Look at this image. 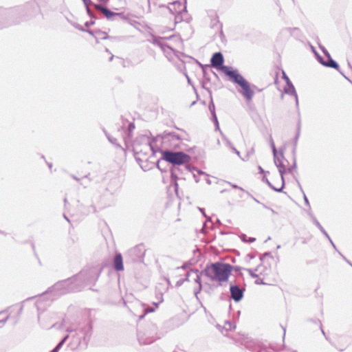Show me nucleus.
I'll list each match as a JSON object with an SVG mask.
<instances>
[{"instance_id": "1", "label": "nucleus", "mask_w": 352, "mask_h": 352, "mask_svg": "<svg viewBox=\"0 0 352 352\" xmlns=\"http://www.w3.org/2000/svg\"><path fill=\"white\" fill-rule=\"evenodd\" d=\"M224 58L221 52H218L212 54L210 58L212 67L221 71L227 76L230 80L241 87V94L247 100H251L254 92L251 89L250 82L239 72L236 69L231 66L224 65Z\"/></svg>"}, {"instance_id": "2", "label": "nucleus", "mask_w": 352, "mask_h": 352, "mask_svg": "<svg viewBox=\"0 0 352 352\" xmlns=\"http://www.w3.org/2000/svg\"><path fill=\"white\" fill-rule=\"evenodd\" d=\"M66 331L67 334L65 335L55 346L58 351H60L65 344L69 338V334L72 333H74V334L72 336V341L69 344L71 346L72 350H75L78 348L85 349L87 346L92 335V324L90 321H85L80 323L75 327H67Z\"/></svg>"}, {"instance_id": "3", "label": "nucleus", "mask_w": 352, "mask_h": 352, "mask_svg": "<svg viewBox=\"0 0 352 352\" xmlns=\"http://www.w3.org/2000/svg\"><path fill=\"white\" fill-rule=\"evenodd\" d=\"M232 271L231 264L217 261L206 265L202 273L212 281H218L219 285L222 286V283L228 280Z\"/></svg>"}, {"instance_id": "4", "label": "nucleus", "mask_w": 352, "mask_h": 352, "mask_svg": "<svg viewBox=\"0 0 352 352\" xmlns=\"http://www.w3.org/2000/svg\"><path fill=\"white\" fill-rule=\"evenodd\" d=\"M162 157L157 162V168L162 172H166V168H162V164L168 162L171 164V166H182L190 162L191 157L190 155L184 153L183 151H174L170 149H164L161 151Z\"/></svg>"}, {"instance_id": "5", "label": "nucleus", "mask_w": 352, "mask_h": 352, "mask_svg": "<svg viewBox=\"0 0 352 352\" xmlns=\"http://www.w3.org/2000/svg\"><path fill=\"white\" fill-rule=\"evenodd\" d=\"M175 129L179 130L182 134H178L175 132H168L164 131L163 133L157 135L153 140L160 141L162 146L165 149H182L186 150L184 148L182 145V141L184 140H188L186 138L188 136L187 133L182 129H180L175 126Z\"/></svg>"}, {"instance_id": "6", "label": "nucleus", "mask_w": 352, "mask_h": 352, "mask_svg": "<svg viewBox=\"0 0 352 352\" xmlns=\"http://www.w3.org/2000/svg\"><path fill=\"white\" fill-rule=\"evenodd\" d=\"M149 135H151L150 132L140 135L133 142V152L138 162L141 161L140 158L138 157L140 154L147 155L149 151L155 153L154 143L157 140H153L155 138L151 140Z\"/></svg>"}, {"instance_id": "7", "label": "nucleus", "mask_w": 352, "mask_h": 352, "mask_svg": "<svg viewBox=\"0 0 352 352\" xmlns=\"http://www.w3.org/2000/svg\"><path fill=\"white\" fill-rule=\"evenodd\" d=\"M4 9H16L13 16V25L19 23L21 19H26L40 12V8L36 0H31L22 6L4 8Z\"/></svg>"}, {"instance_id": "8", "label": "nucleus", "mask_w": 352, "mask_h": 352, "mask_svg": "<svg viewBox=\"0 0 352 352\" xmlns=\"http://www.w3.org/2000/svg\"><path fill=\"white\" fill-rule=\"evenodd\" d=\"M160 333L158 327L153 322H148L144 325H140L138 329V340L140 344H150L156 340L160 339Z\"/></svg>"}, {"instance_id": "9", "label": "nucleus", "mask_w": 352, "mask_h": 352, "mask_svg": "<svg viewBox=\"0 0 352 352\" xmlns=\"http://www.w3.org/2000/svg\"><path fill=\"white\" fill-rule=\"evenodd\" d=\"M82 289V285L76 283L74 276L58 281L47 291V293H54L60 296L69 292H76Z\"/></svg>"}, {"instance_id": "10", "label": "nucleus", "mask_w": 352, "mask_h": 352, "mask_svg": "<svg viewBox=\"0 0 352 352\" xmlns=\"http://www.w3.org/2000/svg\"><path fill=\"white\" fill-rule=\"evenodd\" d=\"M102 267H91L83 269L78 274L74 276L76 283L82 285V288L88 285L94 284L98 279Z\"/></svg>"}, {"instance_id": "11", "label": "nucleus", "mask_w": 352, "mask_h": 352, "mask_svg": "<svg viewBox=\"0 0 352 352\" xmlns=\"http://www.w3.org/2000/svg\"><path fill=\"white\" fill-rule=\"evenodd\" d=\"M231 298L236 302H240L244 296L245 283L244 279H234L229 283Z\"/></svg>"}, {"instance_id": "12", "label": "nucleus", "mask_w": 352, "mask_h": 352, "mask_svg": "<svg viewBox=\"0 0 352 352\" xmlns=\"http://www.w3.org/2000/svg\"><path fill=\"white\" fill-rule=\"evenodd\" d=\"M16 10V9H4L0 7V30L12 25L13 16Z\"/></svg>"}, {"instance_id": "13", "label": "nucleus", "mask_w": 352, "mask_h": 352, "mask_svg": "<svg viewBox=\"0 0 352 352\" xmlns=\"http://www.w3.org/2000/svg\"><path fill=\"white\" fill-rule=\"evenodd\" d=\"M192 170L191 166L188 164L182 166H174L170 168L171 179H180L186 173H190Z\"/></svg>"}, {"instance_id": "14", "label": "nucleus", "mask_w": 352, "mask_h": 352, "mask_svg": "<svg viewBox=\"0 0 352 352\" xmlns=\"http://www.w3.org/2000/svg\"><path fill=\"white\" fill-rule=\"evenodd\" d=\"M283 78L285 80V84H286L285 87H284L285 94H286L287 95H290L295 98L296 106L297 109H298V95H297L296 89H295L293 83L290 80L289 78L287 76V74H285V72L284 71H283Z\"/></svg>"}, {"instance_id": "15", "label": "nucleus", "mask_w": 352, "mask_h": 352, "mask_svg": "<svg viewBox=\"0 0 352 352\" xmlns=\"http://www.w3.org/2000/svg\"><path fill=\"white\" fill-rule=\"evenodd\" d=\"M127 122V126H126L125 122H123L122 126H121L122 130V134L123 137V140L125 142V144H127L129 142L131 141L132 136H133V132L135 129V124L133 122Z\"/></svg>"}, {"instance_id": "16", "label": "nucleus", "mask_w": 352, "mask_h": 352, "mask_svg": "<svg viewBox=\"0 0 352 352\" xmlns=\"http://www.w3.org/2000/svg\"><path fill=\"white\" fill-rule=\"evenodd\" d=\"M145 248L143 244H139L134 248H131L129 253L134 256L133 259L136 260H140L142 259L145 254Z\"/></svg>"}, {"instance_id": "17", "label": "nucleus", "mask_w": 352, "mask_h": 352, "mask_svg": "<svg viewBox=\"0 0 352 352\" xmlns=\"http://www.w3.org/2000/svg\"><path fill=\"white\" fill-rule=\"evenodd\" d=\"M96 9L100 10L108 21H116V12L102 4H94Z\"/></svg>"}, {"instance_id": "18", "label": "nucleus", "mask_w": 352, "mask_h": 352, "mask_svg": "<svg viewBox=\"0 0 352 352\" xmlns=\"http://www.w3.org/2000/svg\"><path fill=\"white\" fill-rule=\"evenodd\" d=\"M112 266L117 272L124 270L123 258L121 253H116L113 258Z\"/></svg>"}, {"instance_id": "19", "label": "nucleus", "mask_w": 352, "mask_h": 352, "mask_svg": "<svg viewBox=\"0 0 352 352\" xmlns=\"http://www.w3.org/2000/svg\"><path fill=\"white\" fill-rule=\"evenodd\" d=\"M199 64L202 68L203 78H204L203 80H204L207 82H210V78L209 76V73L212 74L216 78H218L217 74L210 69V67L208 65H204L201 63H199Z\"/></svg>"}, {"instance_id": "20", "label": "nucleus", "mask_w": 352, "mask_h": 352, "mask_svg": "<svg viewBox=\"0 0 352 352\" xmlns=\"http://www.w3.org/2000/svg\"><path fill=\"white\" fill-rule=\"evenodd\" d=\"M120 184L118 182V179H113L110 181L109 184L107 187L106 190L110 192V194L113 195L115 194L118 188H120Z\"/></svg>"}, {"instance_id": "21", "label": "nucleus", "mask_w": 352, "mask_h": 352, "mask_svg": "<svg viewBox=\"0 0 352 352\" xmlns=\"http://www.w3.org/2000/svg\"><path fill=\"white\" fill-rule=\"evenodd\" d=\"M279 154L280 157L278 155V153L274 154V162L277 168L282 167L285 166L283 164L282 160L284 159V154H283V148H279Z\"/></svg>"}, {"instance_id": "22", "label": "nucleus", "mask_w": 352, "mask_h": 352, "mask_svg": "<svg viewBox=\"0 0 352 352\" xmlns=\"http://www.w3.org/2000/svg\"><path fill=\"white\" fill-rule=\"evenodd\" d=\"M291 37L290 28H284L278 33V38L281 41H287Z\"/></svg>"}, {"instance_id": "23", "label": "nucleus", "mask_w": 352, "mask_h": 352, "mask_svg": "<svg viewBox=\"0 0 352 352\" xmlns=\"http://www.w3.org/2000/svg\"><path fill=\"white\" fill-rule=\"evenodd\" d=\"M150 36L151 38L147 39V41L157 46H159L162 41L170 39L172 37L156 36L154 34H151Z\"/></svg>"}, {"instance_id": "24", "label": "nucleus", "mask_w": 352, "mask_h": 352, "mask_svg": "<svg viewBox=\"0 0 352 352\" xmlns=\"http://www.w3.org/2000/svg\"><path fill=\"white\" fill-rule=\"evenodd\" d=\"M158 306H159V302H153L152 306L145 305L143 304L144 314L141 315L140 316V319L143 318L144 317V316L148 313L154 312L155 311V309L158 308Z\"/></svg>"}, {"instance_id": "25", "label": "nucleus", "mask_w": 352, "mask_h": 352, "mask_svg": "<svg viewBox=\"0 0 352 352\" xmlns=\"http://www.w3.org/2000/svg\"><path fill=\"white\" fill-rule=\"evenodd\" d=\"M85 32H87V33H89V34L92 35L94 37L97 36L96 34H104V36L103 37H101L102 40L113 39V37L109 36L107 32H103L100 30H86Z\"/></svg>"}, {"instance_id": "26", "label": "nucleus", "mask_w": 352, "mask_h": 352, "mask_svg": "<svg viewBox=\"0 0 352 352\" xmlns=\"http://www.w3.org/2000/svg\"><path fill=\"white\" fill-rule=\"evenodd\" d=\"M323 66L330 68H333L338 71H339L340 66L338 63L334 60L331 56L327 58V60H325V63H323Z\"/></svg>"}, {"instance_id": "27", "label": "nucleus", "mask_w": 352, "mask_h": 352, "mask_svg": "<svg viewBox=\"0 0 352 352\" xmlns=\"http://www.w3.org/2000/svg\"><path fill=\"white\" fill-rule=\"evenodd\" d=\"M300 130H301V120H300V118L299 117L298 120V122H297L295 137L293 140L294 147H297L298 141L299 137L300 135Z\"/></svg>"}, {"instance_id": "28", "label": "nucleus", "mask_w": 352, "mask_h": 352, "mask_svg": "<svg viewBox=\"0 0 352 352\" xmlns=\"http://www.w3.org/2000/svg\"><path fill=\"white\" fill-rule=\"evenodd\" d=\"M191 168H192V170L190 171V173H192V176H193L196 183H198L199 179L197 177V175H196V173L195 172H196L197 174L199 175H205L206 177H208V175H207L205 172L202 171L201 170H199V169L197 168L195 166H191Z\"/></svg>"}, {"instance_id": "29", "label": "nucleus", "mask_w": 352, "mask_h": 352, "mask_svg": "<svg viewBox=\"0 0 352 352\" xmlns=\"http://www.w3.org/2000/svg\"><path fill=\"white\" fill-rule=\"evenodd\" d=\"M291 37L296 40H300L302 38L301 30L298 28H290Z\"/></svg>"}, {"instance_id": "30", "label": "nucleus", "mask_w": 352, "mask_h": 352, "mask_svg": "<svg viewBox=\"0 0 352 352\" xmlns=\"http://www.w3.org/2000/svg\"><path fill=\"white\" fill-rule=\"evenodd\" d=\"M38 322H39L41 326L43 329H51L52 327H54L55 325H56L55 323L50 325L47 322H45V318H42V316H41V314H38Z\"/></svg>"}, {"instance_id": "31", "label": "nucleus", "mask_w": 352, "mask_h": 352, "mask_svg": "<svg viewBox=\"0 0 352 352\" xmlns=\"http://www.w3.org/2000/svg\"><path fill=\"white\" fill-rule=\"evenodd\" d=\"M262 181L265 183H266L272 190H274L275 192H283V187L280 188H276L274 186L272 185V184L269 181V179L267 178L266 175H264L262 178Z\"/></svg>"}, {"instance_id": "32", "label": "nucleus", "mask_w": 352, "mask_h": 352, "mask_svg": "<svg viewBox=\"0 0 352 352\" xmlns=\"http://www.w3.org/2000/svg\"><path fill=\"white\" fill-rule=\"evenodd\" d=\"M314 223L316 225V226L320 230V232L325 236V237L329 240L331 241V237L329 236V234L327 232V231L324 229V228L322 226V225L320 223V222L317 220V219H314Z\"/></svg>"}, {"instance_id": "33", "label": "nucleus", "mask_w": 352, "mask_h": 352, "mask_svg": "<svg viewBox=\"0 0 352 352\" xmlns=\"http://www.w3.org/2000/svg\"><path fill=\"white\" fill-rule=\"evenodd\" d=\"M208 93L209 94V96H210V102H209V105H208V109H209V111L212 114H213L214 113H216L215 112V106H214V102H213V99H212V91L210 89H208Z\"/></svg>"}, {"instance_id": "34", "label": "nucleus", "mask_w": 352, "mask_h": 352, "mask_svg": "<svg viewBox=\"0 0 352 352\" xmlns=\"http://www.w3.org/2000/svg\"><path fill=\"white\" fill-rule=\"evenodd\" d=\"M202 275H204V273H202V271L199 272L198 270H195L194 275H193V276H194L193 280L199 285H200V284H202L201 283V276Z\"/></svg>"}, {"instance_id": "35", "label": "nucleus", "mask_w": 352, "mask_h": 352, "mask_svg": "<svg viewBox=\"0 0 352 352\" xmlns=\"http://www.w3.org/2000/svg\"><path fill=\"white\" fill-rule=\"evenodd\" d=\"M103 132L104 133V134H105L106 137L107 138L108 140L112 144H114L115 146L121 148V146L117 142V139L116 138L111 136L109 135V133L104 129H103Z\"/></svg>"}, {"instance_id": "36", "label": "nucleus", "mask_w": 352, "mask_h": 352, "mask_svg": "<svg viewBox=\"0 0 352 352\" xmlns=\"http://www.w3.org/2000/svg\"><path fill=\"white\" fill-rule=\"evenodd\" d=\"M89 175V173L85 175L83 177H82V180L80 182V184L83 186L84 188H87L89 186L90 182L92 180Z\"/></svg>"}, {"instance_id": "37", "label": "nucleus", "mask_w": 352, "mask_h": 352, "mask_svg": "<svg viewBox=\"0 0 352 352\" xmlns=\"http://www.w3.org/2000/svg\"><path fill=\"white\" fill-rule=\"evenodd\" d=\"M210 223V229H213L214 228V224L210 219V217H207V219L206 221L204 222V225H203V227L201 228V232L205 234L206 232V229H208L209 227L208 226V223Z\"/></svg>"}, {"instance_id": "38", "label": "nucleus", "mask_w": 352, "mask_h": 352, "mask_svg": "<svg viewBox=\"0 0 352 352\" xmlns=\"http://www.w3.org/2000/svg\"><path fill=\"white\" fill-rule=\"evenodd\" d=\"M160 47V49L164 52L166 53L167 52V50H169L170 51H174L173 48L170 46L168 43H164L162 42V41H161L160 44L159 45V46Z\"/></svg>"}, {"instance_id": "39", "label": "nucleus", "mask_w": 352, "mask_h": 352, "mask_svg": "<svg viewBox=\"0 0 352 352\" xmlns=\"http://www.w3.org/2000/svg\"><path fill=\"white\" fill-rule=\"evenodd\" d=\"M116 19L118 20V19L124 21H129V15L125 14L124 12H116Z\"/></svg>"}, {"instance_id": "40", "label": "nucleus", "mask_w": 352, "mask_h": 352, "mask_svg": "<svg viewBox=\"0 0 352 352\" xmlns=\"http://www.w3.org/2000/svg\"><path fill=\"white\" fill-rule=\"evenodd\" d=\"M241 239L242 241L245 242V243H253L256 240V239L254 237H248V238L247 235L245 234H243L241 236Z\"/></svg>"}, {"instance_id": "41", "label": "nucleus", "mask_w": 352, "mask_h": 352, "mask_svg": "<svg viewBox=\"0 0 352 352\" xmlns=\"http://www.w3.org/2000/svg\"><path fill=\"white\" fill-rule=\"evenodd\" d=\"M211 116H212L211 120H212V121L213 122V123H214V124L215 126V130L220 131L219 124V121H218L216 113H214Z\"/></svg>"}, {"instance_id": "42", "label": "nucleus", "mask_w": 352, "mask_h": 352, "mask_svg": "<svg viewBox=\"0 0 352 352\" xmlns=\"http://www.w3.org/2000/svg\"><path fill=\"white\" fill-rule=\"evenodd\" d=\"M313 52H314L316 59L322 65H323V63H325V60H324L323 57L320 56L318 52L315 50L314 47H312Z\"/></svg>"}, {"instance_id": "43", "label": "nucleus", "mask_w": 352, "mask_h": 352, "mask_svg": "<svg viewBox=\"0 0 352 352\" xmlns=\"http://www.w3.org/2000/svg\"><path fill=\"white\" fill-rule=\"evenodd\" d=\"M232 267H233L234 271L239 273V278L237 279H243V274L241 272V270H243V268H242L241 267H239V266H233V265H232Z\"/></svg>"}, {"instance_id": "44", "label": "nucleus", "mask_w": 352, "mask_h": 352, "mask_svg": "<svg viewBox=\"0 0 352 352\" xmlns=\"http://www.w3.org/2000/svg\"><path fill=\"white\" fill-rule=\"evenodd\" d=\"M309 321H310V322H314V324H318V325H319V327H320V329H321V331H322V334H323L324 336H325V333H324V330H323V329H322V324H321V322H320L319 320L309 319ZM325 338H326V339L327 340V337H325Z\"/></svg>"}, {"instance_id": "45", "label": "nucleus", "mask_w": 352, "mask_h": 352, "mask_svg": "<svg viewBox=\"0 0 352 352\" xmlns=\"http://www.w3.org/2000/svg\"><path fill=\"white\" fill-rule=\"evenodd\" d=\"M270 146L272 148V151L273 155L276 154V153H278L277 149L276 148V146L274 144V142L273 138H272V136H270Z\"/></svg>"}, {"instance_id": "46", "label": "nucleus", "mask_w": 352, "mask_h": 352, "mask_svg": "<svg viewBox=\"0 0 352 352\" xmlns=\"http://www.w3.org/2000/svg\"><path fill=\"white\" fill-rule=\"evenodd\" d=\"M194 271L193 270H191L190 271H188L187 273H186V277L184 278H183V280L185 281H189L190 280V278L191 276H193L194 275Z\"/></svg>"}, {"instance_id": "47", "label": "nucleus", "mask_w": 352, "mask_h": 352, "mask_svg": "<svg viewBox=\"0 0 352 352\" xmlns=\"http://www.w3.org/2000/svg\"><path fill=\"white\" fill-rule=\"evenodd\" d=\"M297 167L296 164V159H294L292 165L287 168V172L292 173L293 170H295Z\"/></svg>"}, {"instance_id": "48", "label": "nucleus", "mask_w": 352, "mask_h": 352, "mask_svg": "<svg viewBox=\"0 0 352 352\" xmlns=\"http://www.w3.org/2000/svg\"><path fill=\"white\" fill-rule=\"evenodd\" d=\"M86 8V11L87 14L90 16L91 19H97V17L95 16V14L93 13V12L90 10L89 5L85 6Z\"/></svg>"}, {"instance_id": "49", "label": "nucleus", "mask_w": 352, "mask_h": 352, "mask_svg": "<svg viewBox=\"0 0 352 352\" xmlns=\"http://www.w3.org/2000/svg\"><path fill=\"white\" fill-rule=\"evenodd\" d=\"M226 330H231L232 328H235V325H233L232 322L226 321L225 322V327Z\"/></svg>"}, {"instance_id": "50", "label": "nucleus", "mask_w": 352, "mask_h": 352, "mask_svg": "<svg viewBox=\"0 0 352 352\" xmlns=\"http://www.w3.org/2000/svg\"><path fill=\"white\" fill-rule=\"evenodd\" d=\"M319 47L320 48V50H322V53L324 54V55L327 58L331 56L329 52H328V50L324 47H323L322 45H319Z\"/></svg>"}, {"instance_id": "51", "label": "nucleus", "mask_w": 352, "mask_h": 352, "mask_svg": "<svg viewBox=\"0 0 352 352\" xmlns=\"http://www.w3.org/2000/svg\"><path fill=\"white\" fill-rule=\"evenodd\" d=\"M72 25H73L75 28L78 29V30H80V31H82V32H85V31H86V30H85V29L82 25H80V24H78V23H72Z\"/></svg>"}, {"instance_id": "52", "label": "nucleus", "mask_w": 352, "mask_h": 352, "mask_svg": "<svg viewBox=\"0 0 352 352\" xmlns=\"http://www.w3.org/2000/svg\"><path fill=\"white\" fill-rule=\"evenodd\" d=\"M228 184H230L233 188H235V189H239L244 192L246 193L247 190H245V189H243L242 187H240L238 185L236 184H232L230 182H228Z\"/></svg>"}, {"instance_id": "53", "label": "nucleus", "mask_w": 352, "mask_h": 352, "mask_svg": "<svg viewBox=\"0 0 352 352\" xmlns=\"http://www.w3.org/2000/svg\"><path fill=\"white\" fill-rule=\"evenodd\" d=\"M278 172H279L280 177H283V175H284L285 173H286V171H287L286 170L285 166H283L282 167L278 168Z\"/></svg>"}, {"instance_id": "54", "label": "nucleus", "mask_w": 352, "mask_h": 352, "mask_svg": "<svg viewBox=\"0 0 352 352\" xmlns=\"http://www.w3.org/2000/svg\"><path fill=\"white\" fill-rule=\"evenodd\" d=\"M202 289V284H200V285H198V287L197 289H195L194 294L196 298H198V294L201 292Z\"/></svg>"}, {"instance_id": "55", "label": "nucleus", "mask_w": 352, "mask_h": 352, "mask_svg": "<svg viewBox=\"0 0 352 352\" xmlns=\"http://www.w3.org/2000/svg\"><path fill=\"white\" fill-rule=\"evenodd\" d=\"M96 19H91L89 21H87L85 23V26L87 28H89L91 25H94L95 24V20Z\"/></svg>"}, {"instance_id": "56", "label": "nucleus", "mask_w": 352, "mask_h": 352, "mask_svg": "<svg viewBox=\"0 0 352 352\" xmlns=\"http://www.w3.org/2000/svg\"><path fill=\"white\" fill-rule=\"evenodd\" d=\"M305 204L310 209V204L309 199L305 192H302Z\"/></svg>"}, {"instance_id": "57", "label": "nucleus", "mask_w": 352, "mask_h": 352, "mask_svg": "<svg viewBox=\"0 0 352 352\" xmlns=\"http://www.w3.org/2000/svg\"><path fill=\"white\" fill-rule=\"evenodd\" d=\"M177 179H171V183L173 184L174 188H175V191L176 193H177V190H178V183H177Z\"/></svg>"}, {"instance_id": "58", "label": "nucleus", "mask_w": 352, "mask_h": 352, "mask_svg": "<svg viewBox=\"0 0 352 352\" xmlns=\"http://www.w3.org/2000/svg\"><path fill=\"white\" fill-rule=\"evenodd\" d=\"M246 270L248 272V273L251 277H252V278L258 277V275L252 269H246Z\"/></svg>"}, {"instance_id": "59", "label": "nucleus", "mask_w": 352, "mask_h": 352, "mask_svg": "<svg viewBox=\"0 0 352 352\" xmlns=\"http://www.w3.org/2000/svg\"><path fill=\"white\" fill-rule=\"evenodd\" d=\"M258 170H259V173L261 174H263L266 175V174H269V171H265L261 166H258Z\"/></svg>"}, {"instance_id": "60", "label": "nucleus", "mask_w": 352, "mask_h": 352, "mask_svg": "<svg viewBox=\"0 0 352 352\" xmlns=\"http://www.w3.org/2000/svg\"><path fill=\"white\" fill-rule=\"evenodd\" d=\"M246 194L251 197L256 203L261 204V203L256 198L252 196L248 191L246 192Z\"/></svg>"}, {"instance_id": "61", "label": "nucleus", "mask_w": 352, "mask_h": 352, "mask_svg": "<svg viewBox=\"0 0 352 352\" xmlns=\"http://www.w3.org/2000/svg\"><path fill=\"white\" fill-rule=\"evenodd\" d=\"M307 213H308L309 216L311 217V219L312 221L314 222V219H316V217L314 215L313 212H311V208H310V209H309V208L308 209Z\"/></svg>"}, {"instance_id": "62", "label": "nucleus", "mask_w": 352, "mask_h": 352, "mask_svg": "<svg viewBox=\"0 0 352 352\" xmlns=\"http://www.w3.org/2000/svg\"><path fill=\"white\" fill-rule=\"evenodd\" d=\"M184 280H183V278H181L177 281L175 286L177 287H179L182 286L184 284Z\"/></svg>"}, {"instance_id": "63", "label": "nucleus", "mask_w": 352, "mask_h": 352, "mask_svg": "<svg viewBox=\"0 0 352 352\" xmlns=\"http://www.w3.org/2000/svg\"><path fill=\"white\" fill-rule=\"evenodd\" d=\"M338 254L349 265H352V263L350 261H349L340 252H338Z\"/></svg>"}, {"instance_id": "64", "label": "nucleus", "mask_w": 352, "mask_h": 352, "mask_svg": "<svg viewBox=\"0 0 352 352\" xmlns=\"http://www.w3.org/2000/svg\"><path fill=\"white\" fill-rule=\"evenodd\" d=\"M258 352H271V351L269 349H267L266 347H261Z\"/></svg>"}]
</instances>
